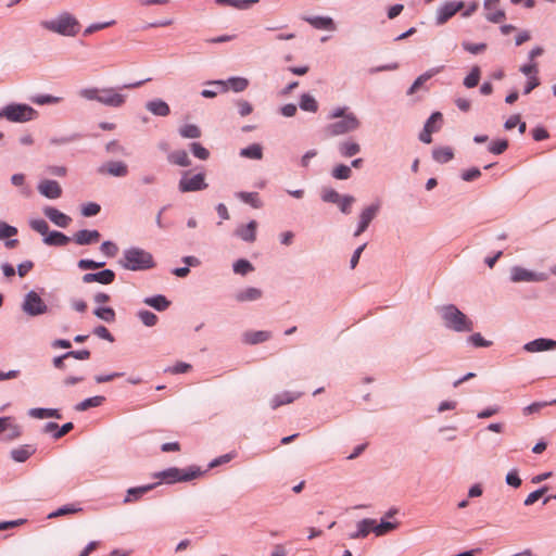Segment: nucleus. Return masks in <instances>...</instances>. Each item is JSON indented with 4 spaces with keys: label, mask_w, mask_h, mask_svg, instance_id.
<instances>
[{
    "label": "nucleus",
    "mask_w": 556,
    "mask_h": 556,
    "mask_svg": "<svg viewBox=\"0 0 556 556\" xmlns=\"http://www.w3.org/2000/svg\"><path fill=\"white\" fill-rule=\"evenodd\" d=\"M440 314L444 325L454 331L469 332L473 329V321L453 304L442 306Z\"/></svg>",
    "instance_id": "f257e3e1"
},
{
    "label": "nucleus",
    "mask_w": 556,
    "mask_h": 556,
    "mask_svg": "<svg viewBox=\"0 0 556 556\" xmlns=\"http://www.w3.org/2000/svg\"><path fill=\"white\" fill-rule=\"evenodd\" d=\"M40 26L46 30L62 35L76 36L80 30L79 22L70 13H62L54 20L41 21Z\"/></svg>",
    "instance_id": "f03ea898"
},
{
    "label": "nucleus",
    "mask_w": 556,
    "mask_h": 556,
    "mask_svg": "<svg viewBox=\"0 0 556 556\" xmlns=\"http://www.w3.org/2000/svg\"><path fill=\"white\" fill-rule=\"evenodd\" d=\"M119 264L129 270H143L153 266V257L142 249L131 248L124 252Z\"/></svg>",
    "instance_id": "7ed1b4c3"
},
{
    "label": "nucleus",
    "mask_w": 556,
    "mask_h": 556,
    "mask_svg": "<svg viewBox=\"0 0 556 556\" xmlns=\"http://www.w3.org/2000/svg\"><path fill=\"white\" fill-rule=\"evenodd\" d=\"M2 117L13 123H25L37 118L38 112L27 104L13 103L0 111Z\"/></svg>",
    "instance_id": "20e7f679"
},
{
    "label": "nucleus",
    "mask_w": 556,
    "mask_h": 556,
    "mask_svg": "<svg viewBox=\"0 0 556 556\" xmlns=\"http://www.w3.org/2000/svg\"><path fill=\"white\" fill-rule=\"evenodd\" d=\"M200 471L198 469H179L176 467L168 468L155 475L156 478L164 480L167 483H175L181 481H190L199 477Z\"/></svg>",
    "instance_id": "39448f33"
},
{
    "label": "nucleus",
    "mask_w": 556,
    "mask_h": 556,
    "mask_svg": "<svg viewBox=\"0 0 556 556\" xmlns=\"http://www.w3.org/2000/svg\"><path fill=\"white\" fill-rule=\"evenodd\" d=\"M361 123L353 113H348L339 122L332 123L327 126L326 132L328 136H339L356 130Z\"/></svg>",
    "instance_id": "423d86ee"
},
{
    "label": "nucleus",
    "mask_w": 556,
    "mask_h": 556,
    "mask_svg": "<svg viewBox=\"0 0 556 556\" xmlns=\"http://www.w3.org/2000/svg\"><path fill=\"white\" fill-rule=\"evenodd\" d=\"M178 188L184 193L204 190L207 188L205 176L201 173L191 175L190 172H185L179 180Z\"/></svg>",
    "instance_id": "0eeeda50"
},
{
    "label": "nucleus",
    "mask_w": 556,
    "mask_h": 556,
    "mask_svg": "<svg viewBox=\"0 0 556 556\" xmlns=\"http://www.w3.org/2000/svg\"><path fill=\"white\" fill-rule=\"evenodd\" d=\"M23 309L30 316H37L47 312V305L35 291H30L25 296Z\"/></svg>",
    "instance_id": "6e6552de"
},
{
    "label": "nucleus",
    "mask_w": 556,
    "mask_h": 556,
    "mask_svg": "<svg viewBox=\"0 0 556 556\" xmlns=\"http://www.w3.org/2000/svg\"><path fill=\"white\" fill-rule=\"evenodd\" d=\"M126 102V96L118 92L116 88L105 87L101 88V93L99 98V103L111 106V108H121Z\"/></svg>",
    "instance_id": "1a4fd4ad"
},
{
    "label": "nucleus",
    "mask_w": 556,
    "mask_h": 556,
    "mask_svg": "<svg viewBox=\"0 0 556 556\" xmlns=\"http://www.w3.org/2000/svg\"><path fill=\"white\" fill-rule=\"evenodd\" d=\"M465 7L463 1H450L443 4L437 12V24L443 25Z\"/></svg>",
    "instance_id": "9d476101"
},
{
    "label": "nucleus",
    "mask_w": 556,
    "mask_h": 556,
    "mask_svg": "<svg viewBox=\"0 0 556 556\" xmlns=\"http://www.w3.org/2000/svg\"><path fill=\"white\" fill-rule=\"evenodd\" d=\"M379 210H380V203L377 202V203H374V204L365 207L362 211V213L359 215L358 227H357L356 231L354 232L355 237H358L361 233H363L367 229V227L369 226L371 220L376 217Z\"/></svg>",
    "instance_id": "9b49d317"
},
{
    "label": "nucleus",
    "mask_w": 556,
    "mask_h": 556,
    "mask_svg": "<svg viewBox=\"0 0 556 556\" xmlns=\"http://www.w3.org/2000/svg\"><path fill=\"white\" fill-rule=\"evenodd\" d=\"M546 279L547 276L542 273H533L519 266H515L511 268V280L514 282L545 281Z\"/></svg>",
    "instance_id": "f8f14e48"
},
{
    "label": "nucleus",
    "mask_w": 556,
    "mask_h": 556,
    "mask_svg": "<svg viewBox=\"0 0 556 556\" xmlns=\"http://www.w3.org/2000/svg\"><path fill=\"white\" fill-rule=\"evenodd\" d=\"M500 4V0H484L483 8L488 21L492 23H501L505 20V12L501 9Z\"/></svg>",
    "instance_id": "ddd939ff"
},
{
    "label": "nucleus",
    "mask_w": 556,
    "mask_h": 556,
    "mask_svg": "<svg viewBox=\"0 0 556 556\" xmlns=\"http://www.w3.org/2000/svg\"><path fill=\"white\" fill-rule=\"evenodd\" d=\"M99 173L114 177H125L128 174V167L124 162L111 161L99 167Z\"/></svg>",
    "instance_id": "4468645a"
},
{
    "label": "nucleus",
    "mask_w": 556,
    "mask_h": 556,
    "mask_svg": "<svg viewBox=\"0 0 556 556\" xmlns=\"http://www.w3.org/2000/svg\"><path fill=\"white\" fill-rule=\"evenodd\" d=\"M39 192L49 199H58L62 194V188L55 180L45 179L38 185Z\"/></svg>",
    "instance_id": "2eb2a0df"
},
{
    "label": "nucleus",
    "mask_w": 556,
    "mask_h": 556,
    "mask_svg": "<svg viewBox=\"0 0 556 556\" xmlns=\"http://www.w3.org/2000/svg\"><path fill=\"white\" fill-rule=\"evenodd\" d=\"M115 279V273L111 269H104L94 274H85L83 276V281L85 283L99 282L102 285H110Z\"/></svg>",
    "instance_id": "dca6fc26"
},
{
    "label": "nucleus",
    "mask_w": 556,
    "mask_h": 556,
    "mask_svg": "<svg viewBox=\"0 0 556 556\" xmlns=\"http://www.w3.org/2000/svg\"><path fill=\"white\" fill-rule=\"evenodd\" d=\"M437 122H442V114L440 112L432 113L431 116L428 118L422 131L419 135L420 141H422L424 143H431L432 132H435L439 130V127H431V124L437 123Z\"/></svg>",
    "instance_id": "f3484780"
},
{
    "label": "nucleus",
    "mask_w": 556,
    "mask_h": 556,
    "mask_svg": "<svg viewBox=\"0 0 556 556\" xmlns=\"http://www.w3.org/2000/svg\"><path fill=\"white\" fill-rule=\"evenodd\" d=\"M43 213L53 224L62 228L67 227L72 222L70 216L51 206L45 207Z\"/></svg>",
    "instance_id": "a211bd4d"
},
{
    "label": "nucleus",
    "mask_w": 556,
    "mask_h": 556,
    "mask_svg": "<svg viewBox=\"0 0 556 556\" xmlns=\"http://www.w3.org/2000/svg\"><path fill=\"white\" fill-rule=\"evenodd\" d=\"M100 232L98 230H79L74 235V241L79 245H88L97 243L100 240Z\"/></svg>",
    "instance_id": "6ab92c4d"
},
{
    "label": "nucleus",
    "mask_w": 556,
    "mask_h": 556,
    "mask_svg": "<svg viewBox=\"0 0 556 556\" xmlns=\"http://www.w3.org/2000/svg\"><path fill=\"white\" fill-rule=\"evenodd\" d=\"M556 349V341L551 339H536L525 345V350L528 352H541Z\"/></svg>",
    "instance_id": "aec40b11"
},
{
    "label": "nucleus",
    "mask_w": 556,
    "mask_h": 556,
    "mask_svg": "<svg viewBox=\"0 0 556 556\" xmlns=\"http://www.w3.org/2000/svg\"><path fill=\"white\" fill-rule=\"evenodd\" d=\"M303 20L317 29H326V30H334L336 29V24H334L333 20L328 16H314V17L305 16V17H303Z\"/></svg>",
    "instance_id": "412c9836"
},
{
    "label": "nucleus",
    "mask_w": 556,
    "mask_h": 556,
    "mask_svg": "<svg viewBox=\"0 0 556 556\" xmlns=\"http://www.w3.org/2000/svg\"><path fill=\"white\" fill-rule=\"evenodd\" d=\"M256 228L257 223L255 220H251L248 225L238 227L236 235L243 241L254 242L256 239Z\"/></svg>",
    "instance_id": "4be33fe9"
},
{
    "label": "nucleus",
    "mask_w": 556,
    "mask_h": 556,
    "mask_svg": "<svg viewBox=\"0 0 556 556\" xmlns=\"http://www.w3.org/2000/svg\"><path fill=\"white\" fill-rule=\"evenodd\" d=\"M301 393H291V392H282L274 396L270 401V407L273 409H277L278 407L290 404L294 402L298 397H300Z\"/></svg>",
    "instance_id": "5701e85b"
},
{
    "label": "nucleus",
    "mask_w": 556,
    "mask_h": 556,
    "mask_svg": "<svg viewBox=\"0 0 556 556\" xmlns=\"http://www.w3.org/2000/svg\"><path fill=\"white\" fill-rule=\"evenodd\" d=\"M374 532V519L366 518L357 523V531L350 534V539H364Z\"/></svg>",
    "instance_id": "b1692460"
},
{
    "label": "nucleus",
    "mask_w": 556,
    "mask_h": 556,
    "mask_svg": "<svg viewBox=\"0 0 556 556\" xmlns=\"http://www.w3.org/2000/svg\"><path fill=\"white\" fill-rule=\"evenodd\" d=\"M146 108L156 116H167L170 113L168 104L163 100L149 101Z\"/></svg>",
    "instance_id": "393cba45"
},
{
    "label": "nucleus",
    "mask_w": 556,
    "mask_h": 556,
    "mask_svg": "<svg viewBox=\"0 0 556 556\" xmlns=\"http://www.w3.org/2000/svg\"><path fill=\"white\" fill-rule=\"evenodd\" d=\"M443 70V66L431 68L420 75L412 85V87L408 90V94L415 93L426 81H428L430 78L439 74Z\"/></svg>",
    "instance_id": "a878e982"
},
{
    "label": "nucleus",
    "mask_w": 556,
    "mask_h": 556,
    "mask_svg": "<svg viewBox=\"0 0 556 556\" xmlns=\"http://www.w3.org/2000/svg\"><path fill=\"white\" fill-rule=\"evenodd\" d=\"M47 245L63 247L70 242V238L60 231H51L43 239Z\"/></svg>",
    "instance_id": "bb28decb"
},
{
    "label": "nucleus",
    "mask_w": 556,
    "mask_h": 556,
    "mask_svg": "<svg viewBox=\"0 0 556 556\" xmlns=\"http://www.w3.org/2000/svg\"><path fill=\"white\" fill-rule=\"evenodd\" d=\"M154 486H155V484H148V485H143V486L129 489L127 491V495L124 500V503H131V502L139 500L142 495H144L146 493L151 491Z\"/></svg>",
    "instance_id": "cd10ccee"
},
{
    "label": "nucleus",
    "mask_w": 556,
    "mask_h": 556,
    "mask_svg": "<svg viewBox=\"0 0 556 556\" xmlns=\"http://www.w3.org/2000/svg\"><path fill=\"white\" fill-rule=\"evenodd\" d=\"M432 156L438 163H447L454 157L453 149L450 147L434 148Z\"/></svg>",
    "instance_id": "c85d7f7f"
},
{
    "label": "nucleus",
    "mask_w": 556,
    "mask_h": 556,
    "mask_svg": "<svg viewBox=\"0 0 556 556\" xmlns=\"http://www.w3.org/2000/svg\"><path fill=\"white\" fill-rule=\"evenodd\" d=\"M270 332L268 331H250L245 332L243 336L244 342L248 344L262 343L270 339Z\"/></svg>",
    "instance_id": "c756f323"
},
{
    "label": "nucleus",
    "mask_w": 556,
    "mask_h": 556,
    "mask_svg": "<svg viewBox=\"0 0 556 556\" xmlns=\"http://www.w3.org/2000/svg\"><path fill=\"white\" fill-rule=\"evenodd\" d=\"M35 453V447L31 445L20 446L11 452V456L15 462L23 463L27 460Z\"/></svg>",
    "instance_id": "7c9ffc66"
},
{
    "label": "nucleus",
    "mask_w": 556,
    "mask_h": 556,
    "mask_svg": "<svg viewBox=\"0 0 556 556\" xmlns=\"http://www.w3.org/2000/svg\"><path fill=\"white\" fill-rule=\"evenodd\" d=\"M210 86H212L213 88H211V89H203L202 92H201V94L204 98H214L219 92H226L227 91V83H225V80L212 81V83H210Z\"/></svg>",
    "instance_id": "2f4dec72"
},
{
    "label": "nucleus",
    "mask_w": 556,
    "mask_h": 556,
    "mask_svg": "<svg viewBox=\"0 0 556 556\" xmlns=\"http://www.w3.org/2000/svg\"><path fill=\"white\" fill-rule=\"evenodd\" d=\"M29 416H31L34 418H38V419H45V418L60 419L62 417L58 409H52V408H33L29 410Z\"/></svg>",
    "instance_id": "473e14b6"
},
{
    "label": "nucleus",
    "mask_w": 556,
    "mask_h": 556,
    "mask_svg": "<svg viewBox=\"0 0 556 556\" xmlns=\"http://www.w3.org/2000/svg\"><path fill=\"white\" fill-rule=\"evenodd\" d=\"M262 294L263 292L261 289L248 288L237 293L236 300L239 302L255 301L258 300L262 296Z\"/></svg>",
    "instance_id": "72a5a7b5"
},
{
    "label": "nucleus",
    "mask_w": 556,
    "mask_h": 556,
    "mask_svg": "<svg viewBox=\"0 0 556 556\" xmlns=\"http://www.w3.org/2000/svg\"><path fill=\"white\" fill-rule=\"evenodd\" d=\"M104 400H105L104 396H100V395L89 397V399H86L83 402L78 403L75 408L78 412H84L91 407L100 406L104 402Z\"/></svg>",
    "instance_id": "f704fd0d"
},
{
    "label": "nucleus",
    "mask_w": 556,
    "mask_h": 556,
    "mask_svg": "<svg viewBox=\"0 0 556 556\" xmlns=\"http://www.w3.org/2000/svg\"><path fill=\"white\" fill-rule=\"evenodd\" d=\"M215 2L219 5H230L239 10H245L258 0H215Z\"/></svg>",
    "instance_id": "c9c22d12"
},
{
    "label": "nucleus",
    "mask_w": 556,
    "mask_h": 556,
    "mask_svg": "<svg viewBox=\"0 0 556 556\" xmlns=\"http://www.w3.org/2000/svg\"><path fill=\"white\" fill-rule=\"evenodd\" d=\"M340 153L345 157H351L361 151V147L354 141H344L339 146Z\"/></svg>",
    "instance_id": "e433bc0d"
},
{
    "label": "nucleus",
    "mask_w": 556,
    "mask_h": 556,
    "mask_svg": "<svg viewBox=\"0 0 556 556\" xmlns=\"http://www.w3.org/2000/svg\"><path fill=\"white\" fill-rule=\"evenodd\" d=\"M168 161L179 166H189L190 159L188 153L184 150L175 151L168 155Z\"/></svg>",
    "instance_id": "4c0bfd02"
},
{
    "label": "nucleus",
    "mask_w": 556,
    "mask_h": 556,
    "mask_svg": "<svg viewBox=\"0 0 556 556\" xmlns=\"http://www.w3.org/2000/svg\"><path fill=\"white\" fill-rule=\"evenodd\" d=\"M144 303L147 305L154 307L157 311H165L169 306V301L163 295L147 298L144 300Z\"/></svg>",
    "instance_id": "58836bf2"
},
{
    "label": "nucleus",
    "mask_w": 556,
    "mask_h": 556,
    "mask_svg": "<svg viewBox=\"0 0 556 556\" xmlns=\"http://www.w3.org/2000/svg\"><path fill=\"white\" fill-rule=\"evenodd\" d=\"M238 198L255 208H260L262 206V201L257 192H239Z\"/></svg>",
    "instance_id": "ea45409f"
},
{
    "label": "nucleus",
    "mask_w": 556,
    "mask_h": 556,
    "mask_svg": "<svg viewBox=\"0 0 556 556\" xmlns=\"http://www.w3.org/2000/svg\"><path fill=\"white\" fill-rule=\"evenodd\" d=\"M225 83H227V90L230 88L236 92H241L245 90L249 85L248 79L243 77H231Z\"/></svg>",
    "instance_id": "a19ab883"
},
{
    "label": "nucleus",
    "mask_w": 556,
    "mask_h": 556,
    "mask_svg": "<svg viewBox=\"0 0 556 556\" xmlns=\"http://www.w3.org/2000/svg\"><path fill=\"white\" fill-rule=\"evenodd\" d=\"M396 523L389 521H382L381 523L377 525L376 520L374 519V533L377 536H382L396 529Z\"/></svg>",
    "instance_id": "79ce46f5"
},
{
    "label": "nucleus",
    "mask_w": 556,
    "mask_h": 556,
    "mask_svg": "<svg viewBox=\"0 0 556 556\" xmlns=\"http://www.w3.org/2000/svg\"><path fill=\"white\" fill-rule=\"evenodd\" d=\"M300 108L304 111L315 113L318 110V103L312 96L303 94L301 97Z\"/></svg>",
    "instance_id": "37998d69"
},
{
    "label": "nucleus",
    "mask_w": 556,
    "mask_h": 556,
    "mask_svg": "<svg viewBox=\"0 0 556 556\" xmlns=\"http://www.w3.org/2000/svg\"><path fill=\"white\" fill-rule=\"evenodd\" d=\"M179 134L184 138L195 139L201 136V130L197 125L188 124L179 129Z\"/></svg>",
    "instance_id": "c03bdc74"
},
{
    "label": "nucleus",
    "mask_w": 556,
    "mask_h": 556,
    "mask_svg": "<svg viewBox=\"0 0 556 556\" xmlns=\"http://www.w3.org/2000/svg\"><path fill=\"white\" fill-rule=\"evenodd\" d=\"M480 68L478 66H473L469 75H467L466 78L464 79V85L467 88L476 87L480 80Z\"/></svg>",
    "instance_id": "a18cd8bd"
},
{
    "label": "nucleus",
    "mask_w": 556,
    "mask_h": 556,
    "mask_svg": "<svg viewBox=\"0 0 556 556\" xmlns=\"http://www.w3.org/2000/svg\"><path fill=\"white\" fill-rule=\"evenodd\" d=\"M241 155L253 160H261L263 156L262 148L258 144H251L241 151Z\"/></svg>",
    "instance_id": "49530a36"
},
{
    "label": "nucleus",
    "mask_w": 556,
    "mask_h": 556,
    "mask_svg": "<svg viewBox=\"0 0 556 556\" xmlns=\"http://www.w3.org/2000/svg\"><path fill=\"white\" fill-rule=\"evenodd\" d=\"M93 313L97 317L106 323H112L115 320V312L111 307H98Z\"/></svg>",
    "instance_id": "de8ad7c7"
},
{
    "label": "nucleus",
    "mask_w": 556,
    "mask_h": 556,
    "mask_svg": "<svg viewBox=\"0 0 556 556\" xmlns=\"http://www.w3.org/2000/svg\"><path fill=\"white\" fill-rule=\"evenodd\" d=\"M30 101L38 105L55 104L61 101V98L49 96V94H39V96L31 97Z\"/></svg>",
    "instance_id": "09e8293b"
},
{
    "label": "nucleus",
    "mask_w": 556,
    "mask_h": 556,
    "mask_svg": "<svg viewBox=\"0 0 556 556\" xmlns=\"http://www.w3.org/2000/svg\"><path fill=\"white\" fill-rule=\"evenodd\" d=\"M100 93H101V88H96V87L84 88V89L79 90V96L89 101L99 102Z\"/></svg>",
    "instance_id": "8fccbe9b"
},
{
    "label": "nucleus",
    "mask_w": 556,
    "mask_h": 556,
    "mask_svg": "<svg viewBox=\"0 0 556 556\" xmlns=\"http://www.w3.org/2000/svg\"><path fill=\"white\" fill-rule=\"evenodd\" d=\"M21 427L15 422V419L11 417V422L7 427V431L4 432L7 440H15L21 435Z\"/></svg>",
    "instance_id": "3c124183"
},
{
    "label": "nucleus",
    "mask_w": 556,
    "mask_h": 556,
    "mask_svg": "<svg viewBox=\"0 0 556 556\" xmlns=\"http://www.w3.org/2000/svg\"><path fill=\"white\" fill-rule=\"evenodd\" d=\"M351 175H352L351 168L344 164H340L332 169V176L336 179H341V180L349 179L351 177Z\"/></svg>",
    "instance_id": "603ef678"
},
{
    "label": "nucleus",
    "mask_w": 556,
    "mask_h": 556,
    "mask_svg": "<svg viewBox=\"0 0 556 556\" xmlns=\"http://www.w3.org/2000/svg\"><path fill=\"white\" fill-rule=\"evenodd\" d=\"M321 199L325 202L337 204L340 202L341 195L334 189L324 188L321 191Z\"/></svg>",
    "instance_id": "864d4df0"
},
{
    "label": "nucleus",
    "mask_w": 556,
    "mask_h": 556,
    "mask_svg": "<svg viewBox=\"0 0 556 556\" xmlns=\"http://www.w3.org/2000/svg\"><path fill=\"white\" fill-rule=\"evenodd\" d=\"M253 269V265L247 260H239L233 264V271L239 275H245Z\"/></svg>",
    "instance_id": "5fc2aeb1"
},
{
    "label": "nucleus",
    "mask_w": 556,
    "mask_h": 556,
    "mask_svg": "<svg viewBox=\"0 0 556 556\" xmlns=\"http://www.w3.org/2000/svg\"><path fill=\"white\" fill-rule=\"evenodd\" d=\"M555 404H556V400H553L551 402H535V403H532V404L526 406L523 408V414L531 415V414L540 412L543 407H545L547 405H555Z\"/></svg>",
    "instance_id": "6e6d98bb"
},
{
    "label": "nucleus",
    "mask_w": 556,
    "mask_h": 556,
    "mask_svg": "<svg viewBox=\"0 0 556 556\" xmlns=\"http://www.w3.org/2000/svg\"><path fill=\"white\" fill-rule=\"evenodd\" d=\"M30 227L33 230L41 233L42 236L49 235V225L43 219H33L30 220Z\"/></svg>",
    "instance_id": "4d7b16f0"
},
{
    "label": "nucleus",
    "mask_w": 556,
    "mask_h": 556,
    "mask_svg": "<svg viewBox=\"0 0 556 556\" xmlns=\"http://www.w3.org/2000/svg\"><path fill=\"white\" fill-rule=\"evenodd\" d=\"M138 315L141 321L148 327L154 326L157 321V316L150 311H140Z\"/></svg>",
    "instance_id": "13d9d810"
},
{
    "label": "nucleus",
    "mask_w": 556,
    "mask_h": 556,
    "mask_svg": "<svg viewBox=\"0 0 556 556\" xmlns=\"http://www.w3.org/2000/svg\"><path fill=\"white\" fill-rule=\"evenodd\" d=\"M355 202V198L352 195H341V200L339 203H337L344 214L351 213V206Z\"/></svg>",
    "instance_id": "bf43d9fd"
},
{
    "label": "nucleus",
    "mask_w": 556,
    "mask_h": 556,
    "mask_svg": "<svg viewBox=\"0 0 556 556\" xmlns=\"http://www.w3.org/2000/svg\"><path fill=\"white\" fill-rule=\"evenodd\" d=\"M507 148H508V141L503 139V140H497V141L492 142L489 146V151L493 154H502L503 152L506 151Z\"/></svg>",
    "instance_id": "052dcab7"
},
{
    "label": "nucleus",
    "mask_w": 556,
    "mask_h": 556,
    "mask_svg": "<svg viewBox=\"0 0 556 556\" xmlns=\"http://www.w3.org/2000/svg\"><path fill=\"white\" fill-rule=\"evenodd\" d=\"M191 151L193 155L200 160H206L210 156V152L207 149H205L203 146H201L198 142H193L191 144Z\"/></svg>",
    "instance_id": "680f3d73"
},
{
    "label": "nucleus",
    "mask_w": 556,
    "mask_h": 556,
    "mask_svg": "<svg viewBox=\"0 0 556 556\" xmlns=\"http://www.w3.org/2000/svg\"><path fill=\"white\" fill-rule=\"evenodd\" d=\"M17 233V229L7 223L0 222V239H8Z\"/></svg>",
    "instance_id": "e2e57ef3"
},
{
    "label": "nucleus",
    "mask_w": 556,
    "mask_h": 556,
    "mask_svg": "<svg viewBox=\"0 0 556 556\" xmlns=\"http://www.w3.org/2000/svg\"><path fill=\"white\" fill-rule=\"evenodd\" d=\"M77 265L81 270H87L102 268L105 265V263L94 262L92 260H80Z\"/></svg>",
    "instance_id": "0e129e2a"
},
{
    "label": "nucleus",
    "mask_w": 556,
    "mask_h": 556,
    "mask_svg": "<svg viewBox=\"0 0 556 556\" xmlns=\"http://www.w3.org/2000/svg\"><path fill=\"white\" fill-rule=\"evenodd\" d=\"M101 252L109 256V257H113L117 254L118 252V248L115 243L111 242V241H105L101 244V248H100Z\"/></svg>",
    "instance_id": "69168bd1"
},
{
    "label": "nucleus",
    "mask_w": 556,
    "mask_h": 556,
    "mask_svg": "<svg viewBox=\"0 0 556 556\" xmlns=\"http://www.w3.org/2000/svg\"><path fill=\"white\" fill-rule=\"evenodd\" d=\"M547 491V488L546 486H543L542 489L540 490H536L532 493H530L527 498L525 500V505L526 506H530V505H533L536 501H539L543 494Z\"/></svg>",
    "instance_id": "338daca9"
},
{
    "label": "nucleus",
    "mask_w": 556,
    "mask_h": 556,
    "mask_svg": "<svg viewBox=\"0 0 556 556\" xmlns=\"http://www.w3.org/2000/svg\"><path fill=\"white\" fill-rule=\"evenodd\" d=\"M468 340L477 348H488L492 344L491 341L483 339L480 333L471 334Z\"/></svg>",
    "instance_id": "774afa93"
}]
</instances>
